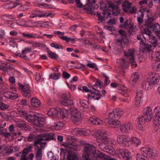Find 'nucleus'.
<instances>
[{
	"mask_svg": "<svg viewBox=\"0 0 160 160\" xmlns=\"http://www.w3.org/2000/svg\"><path fill=\"white\" fill-rule=\"evenodd\" d=\"M95 135L97 138L96 141L99 143L98 147L104 152H106L109 148V145H107L109 143V138L106 131L102 130H99L95 132Z\"/></svg>",
	"mask_w": 160,
	"mask_h": 160,
	"instance_id": "nucleus-1",
	"label": "nucleus"
},
{
	"mask_svg": "<svg viewBox=\"0 0 160 160\" xmlns=\"http://www.w3.org/2000/svg\"><path fill=\"white\" fill-rule=\"evenodd\" d=\"M118 32L121 37L117 39L116 43L118 46L123 48L128 45L129 41L126 38L127 34L124 30L121 29L118 31Z\"/></svg>",
	"mask_w": 160,
	"mask_h": 160,
	"instance_id": "nucleus-2",
	"label": "nucleus"
},
{
	"mask_svg": "<svg viewBox=\"0 0 160 160\" xmlns=\"http://www.w3.org/2000/svg\"><path fill=\"white\" fill-rule=\"evenodd\" d=\"M27 120L37 127H42L45 124L43 118L38 117L34 114H29Z\"/></svg>",
	"mask_w": 160,
	"mask_h": 160,
	"instance_id": "nucleus-3",
	"label": "nucleus"
},
{
	"mask_svg": "<svg viewBox=\"0 0 160 160\" xmlns=\"http://www.w3.org/2000/svg\"><path fill=\"white\" fill-rule=\"evenodd\" d=\"M76 141V139L75 138L71 137L68 139L65 147L68 152H72L73 150L78 151L80 150L79 146L75 143Z\"/></svg>",
	"mask_w": 160,
	"mask_h": 160,
	"instance_id": "nucleus-4",
	"label": "nucleus"
},
{
	"mask_svg": "<svg viewBox=\"0 0 160 160\" xmlns=\"http://www.w3.org/2000/svg\"><path fill=\"white\" fill-rule=\"evenodd\" d=\"M96 148L93 145L87 144L84 147V153L82 156L83 160H91L92 156L91 154Z\"/></svg>",
	"mask_w": 160,
	"mask_h": 160,
	"instance_id": "nucleus-5",
	"label": "nucleus"
},
{
	"mask_svg": "<svg viewBox=\"0 0 160 160\" xmlns=\"http://www.w3.org/2000/svg\"><path fill=\"white\" fill-rule=\"evenodd\" d=\"M70 110L72 121L74 123L79 122L80 121L81 116L80 112L74 107L71 108Z\"/></svg>",
	"mask_w": 160,
	"mask_h": 160,
	"instance_id": "nucleus-6",
	"label": "nucleus"
},
{
	"mask_svg": "<svg viewBox=\"0 0 160 160\" xmlns=\"http://www.w3.org/2000/svg\"><path fill=\"white\" fill-rule=\"evenodd\" d=\"M132 3L127 1H124L122 4L123 11L128 13L132 14L135 13L136 8L135 7H131Z\"/></svg>",
	"mask_w": 160,
	"mask_h": 160,
	"instance_id": "nucleus-7",
	"label": "nucleus"
},
{
	"mask_svg": "<svg viewBox=\"0 0 160 160\" xmlns=\"http://www.w3.org/2000/svg\"><path fill=\"white\" fill-rule=\"evenodd\" d=\"M108 8L112 9V14L115 16L119 13V8L117 5L115 4L114 1L108 0L107 1Z\"/></svg>",
	"mask_w": 160,
	"mask_h": 160,
	"instance_id": "nucleus-8",
	"label": "nucleus"
},
{
	"mask_svg": "<svg viewBox=\"0 0 160 160\" xmlns=\"http://www.w3.org/2000/svg\"><path fill=\"white\" fill-rule=\"evenodd\" d=\"M118 119L115 118H111L110 116H109V118L105 119V122L107 125H110L111 127L116 128L120 123V121H118Z\"/></svg>",
	"mask_w": 160,
	"mask_h": 160,
	"instance_id": "nucleus-9",
	"label": "nucleus"
},
{
	"mask_svg": "<svg viewBox=\"0 0 160 160\" xmlns=\"http://www.w3.org/2000/svg\"><path fill=\"white\" fill-rule=\"evenodd\" d=\"M18 85L20 89L22 90V93L24 97L28 98L31 97L30 88L28 84L22 85L21 83H19Z\"/></svg>",
	"mask_w": 160,
	"mask_h": 160,
	"instance_id": "nucleus-10",
	"label": "nucleus"
},
{
	"mask_svg": "<svg viewBox=\"0 0 160 160\" xmlns=\"http://www.w3.org/2000/svg\"><path fill=\"white\" fill-rule=\"evenodd\" d=\"M148 79L153 86L158 82L159 76L158 74L155 72H150L148 78Z\"/></svg>",
	"mask_w": 160,
	"mask_h": 160,
	"instance_id": "nucleus-11",
	"label": "nucleus"
},
{
	"mask_svg": "<svg viewBox=\"0 0 160 160\" xmlns=\"http://www.w3.org/2000/svg\"><path fill=\"white\" fill-rule=\"evenodd\" d=\"M142 154L145 155L147 158H152L156 156V154L154 152L153 150L148 148H142L141 149Z\"/></svg>",
	"mask_w": 160,
	"mask_h": 160,
	"instance_id": "nucleus-12",
	"label": "nucleus"
},
{
	"mask_svg": "<svg viewBox=\"0 0 160 160\" xmlns=\"http://www.w3.org/2000/svg\"><path fill=\"white\" fill-rule=\"evenodd\" d=\"M153 116L152 112V109L149 108H148L144 110L143 115L142 117L144 119V120L146 122L150 121Z\"/></svg>",
	"mask_w": 160,
	"mask_h": 160,
	"instance_id": "nucleus-13",
	"label": "nucleus"
},
{
	"mask_svg": "<svg viewBox=\"0 0 160 160\" xmlns=\"http://www.w3.org/2000/svg\"><path fill=\"white\" fill-rule=\"evenodd\" d=\"M117 153L120 158L126 160H129L131 158L129 153L127 150L123 149H119L117 150Z\"/></svg>",
	"mask_w": 160,
	"mask_h": 160,
	"instance_id": "nucleus-14",
	"label": "nucleus"
},
{
	"mask_svg": "<svg viewBox=\"0 0 160 160\" xmlns=\"http://www.w3.org/2000/svg\"><path fill=\"white\" fill-rule=\"evenodd\" d=\"M118 142L122 145H126L129 142V137L125 135H119L117 137Z\"/></svg>",
	"mask_w": 160,
	"mask_h": 160,
	"instance_id": "nucleus-15",
	"label": "nucleus"
},
{
	"mask_svg": "<svg viewBox=\"0 0 160 160\" xmlns=\"http://www.w3.org/2000/svg\"><path fill=\"white\" fill-rule=\"evenodd\" d=\"M133 125L130 122L121 125L120 127V130L122 133H126L132 129Z\"/></svg>",
	"mask_w": 160,
	"mask_h": 160,
	"instance_id": "nucleus-16",
	"label": "nucleus"
},
{
	"mask_svg": "<svg viewBox=\"0 0 160 160\" xmlns=\"http://www.w3.org/2000/svg\"><path fill=\"white\" fill-rule=\"evenodd\" d=\"M123 111L121 109H116L114 110L112 112L110 113L109 116L111 118H115L117 119H119L123 114Z\"/></svg>",
	"mask_w": 160,
	"mask_h": 160,
	"instance_id": "nucleus-17",
	"label": "nucleus"
},
{
	"mask_svg": "<svg viewBox=\"0 0 160 160\" xmlns=\"http://www.w3.org/2000/svg\"><path fill=\"white\" fill-rule=\"evenodd\" d=\"M155 113L154 120L156 125H160V107L157 106L154 109Z\"/></svg>",
	"mask_w": 160,
	"mask_h": 160,
	"instance_id": "nucleus-18",
	"label": "nucleus"
},
{
	"mask_svg": "<svg viewBox=\"0 0 160 160\" xmlns=\"http://www.w3.org/2000/svg\"><path fill=\"white\" fill-rule=\"evenodd\" d=\"M147 27L150 30L154 31L156 34L160 32V25L158 23H150L147 25Z\"/></svg>",
	"mask_w": 160,
	"mask_h": 160,
	"instance_id": "nucleus-19",
	"label": "nucleus"
},
{
	"mask_svg": "<svg viewBox=\"0 0 160 160\" xmlns=\"http://www.w3.org/2000/svg\"><path fill=\"white\" fill-rule=\"evenodd\" d=\"M40 134L43 141H49L50 140H55L54 134L53 133H42Z\"/></svg>",
	"mask_w": 160,
	"mask_h": 160,
	"instance_id": "nucleus-20",
	"label": "nucleus"
},
{
	"mask_svg": "<svg viewBox=\"0 0 160 160\" xmlns=\"http://www.w3.org/2000/svg\"><path fill=\"white\" fill-rule=\"evenodd\" d=\"M142 43L140 46L141 48L144 50L145 52L148 53L152 52L153 50V48L151 45L145 43L143 42V41L142 40Z\"/></svg>",
	"mask_w": 160,
	"mask_h": 160,
	"instance_id": "nucleus-21",
	"label": "nucleus"
},
{
	"mask_svg": "<svg viewBox=\"0 0 160 160\" xmlns=\"http://www.w3.org/2000/svg\"><path fill=\"white\" fill-rule=\"evenodd\" d=\"M49 14H46V13L44 14H42L40 13L39 12L36 11H32L31 13L30 17L32 18H33L37 17H38L40 18L43 17L45 16H46L47 17L49 16Z\"/></svg>",
	"mask_w": 160,
	"mask_h": 160,
	"instance_id": "nucleus-22",
	"label": "nucleus"
},
{
	"mask_svg": "<svg viewBox=\"0 0 160 160\" xmlns=\"http://www.w3.org/2000/svg\"><path fill=\"white\" fill-rule=\"evenodd\" d=\"M0 134L5 137L8 138L11 136V134L7 132V129L2 126V125L0 123Z\"/></svg>",
	"mask_w": 160,
	"mask_h": 160,
	"instance_id": "nucleus-23",
	"label": "nucleus"
},
{
	"mask_svg": "<svg viewBox=\"0 0 160 160\" xmlns=\"http://www.w3.org/2000/svg\"><path fill=\"white\" fill-rule=\"evenodd\" d=\"M88 6L84 8V9L88 12L89 13H90L91 14H93L95 15V12L94 11V10L97 9L98 8V6L97 4L96 5H88Z\"/></svg>",
	"mask_w": 160,
	"mask_h": 160,
	"instance_id": "nucleus-24",
	"label": "nucleus"
},
{
	"mask_svg": "<svg viewBox=\"0 0 160 160\" xmlns=\"http://www.w3.org/2000/svg\"><path fill=\"white\" fill-rule=\"evenodd\" d=\"M79 103L81 105V109L83 112L86 111V109L89 107V102L85 100H80Z\"/></svg>",
	"mask_w": 160,
	"mask_h": 160,
	"instance_id": "nucleus-25",
	"label": "nucleus"
},
{
	"mask_svg": "<svg viewBox=\"0 0 160 160\" xmlns=\"http://www.w3.org/2000/svg\"><path fill=\"white\" fill-rule=\"evenodd\" d=\"M139 75L137 72H135L132 75L130 81V82L133 85L135 84L139 79Z\"/></svg>",
	"mask_w": 160,
	"mask_h": 160,
	"instance_id": "nucleus-26",
	"label": "nucleus"
},
{
	"mask_svg": "<svg viewBox=\"0 0 160 160\" xmlns=\"http://www.w3.org/2000/svg\"><path fill=\"white\" fill-rule=\"evenodd\" d=\"M93 89L94 90V91H92V94H94L92 96V98H93L94 100L99 99L101 96L100 92L95 89L94 87H93Z\"/></svg>",
	"mask_w": 160,
	"mask_h": 160,
	"instance_id": "nucleus-27",
	"label": "nucleus"
},
{
	"mask_svg": "<svg viewBox=\"0 0 160 160\" xmlns=\"http://www.w3.org/2000/svg\"><path fill=\"white\" fill-rule=\"evenodd\" d=\"M142 88L146 90L151 89L153 86L147 79V81L143 82L142 84Z\"/></svg>",
	"mask_w": 160,
	"mask_h": 160,
	"instance_id": "nucleus-28",
	"label": "nucleus"
},
{
	"mask_svg": "<svg viewBox=\"0 0 160 160\" xmlns=\"http://www.w3.org/2000/svg\"><path fill=\"white\" fill-rule=\"evenodd\" d=\"M89 120L91 123L95 125H102L103 123L102 121L99 119L98 118L91 117L89 119Z\"/></svg>",
	"mask_w": 160,
	"mask_h": 160,
	"instance_id": "nucleus-29",
	"label": "nucleus"
},
{
	"mask_svg": "<svg viewBox=\"0 0 160 160\" xmlns=\"http://www.w3.org/2000/svg\"><path fill=\"white\" fill-rule=\"evenodd\" d=\"M137 21L138 22V26L141 29L144 26L147 27V25L148 24L146 23L144 21L142 17H137Z\"/></svg>",
	"mask_w": 160,
	"mask_h": 160,
	"instance_id": "nucleus-30",
	"label": "nucleus"
},
{
	"mask_svg": "<svg viewBox=\"0 0 160 160\" xmlns=\"http://www.w3.org/2000/svg\"><path fill=\"white\" fill-rule=\"evenodd\" d=\"M18 0H14V2L9 1V2L6 4V7L9 9L12 8L19 4V2H17Z\"/></svg>",
	"mask_w": 160,
	"mask_h": 160,
	"instance_id": "nucleus-31",
	"label": "nucleus"
},
{
	"mask_svg": "<svg viewBox=\"0 0 160 160\" xmlns=\"http://www.w3.org/2000/svg\"><path fill=\"white\" fill-rule=\"evenodd\" d=\"M60 103L62 105L68 107L71 106L73 104V101L68 99L61 100L60 101Z\"/></svg>",
	"mask_w": 160,
	"mask_h": 160,
	"instance_id": "nucleus-32",
	"label": "nucleus"
},
{
	"mask_svg": "<svg viewBox=\"0 0 160 160\" xmlns=\"http://www.w3.org/2000/svg\"><path fill=\"white\" fill-rule=\"evenodd\" d=\"M40 102L38 98H33L31 99V104L32 106L38 107L40 106Z\"/></svg>",
	"mask_w": 160,
	"mask_h": 160,
	"instance_id": "nucleus-33",
	"label": "nucleus"
},
{
	"mask_svg": "<svg viewBox=\"0 0 160 160\" xmlns=\"http://www.w3.org/2000/svg\"><path fill=\"white\" fill-rule=\"evenodd\" d=\"M134 49H128L127 52L124 51V53L126 57L129 58L134 57Z\"/></svg>",
	"mask_w": 160,
	"mask_h": 160,
	"instance_id": "nucleus-34",
	"label": "nucleus"
},
{
	"mask_svg": "<svg viewBox=\"0 0 160 160\" xmlns=\"http://www.w3.org/2000/svg\"><path fill=\"white\" fill-rule=\"evenodd\" d=\"M129 142H132L134 145L136 146H138L141 143V141L136 138H129Z\"/></svg>",
	"mask_w": 160,
	"mask_h": 160,
	"instance_id": "nucleus-35",
	"label": "nucleus"
},
{
	"mask_svg": "<svg viewBox=\"0 0 160 160\" xmlns=\"http://www.w3.org/2000/svg\"><path fill=\"white\" fill-rule=\"evenodd\" d=\"M144 120V119H143V118L142 117V116H139L138 118V126L139 129L140 130H142L143 129L142 124L143 123Z\"/></svg>",
	"mask_w": 160,
	"mask_h": 160,
	"instance_id": "nucleus-36",
	"label": "nucleus"
},
{
	"mask_svg": "<svg viewBox=\"0 0 160 160\" xmlns=\"http://www.w3.org/2000/svg\"><path fill=\"white\" fill-rule=\"evenodd\" d=\"M58 111L54 108L50 109L48 112L47 114L51 117H56Z\"/></svg>",
	"mask_w": 160,
	"mask_h": 160,
	"instance_id": "nucleus-37",
	"label": "nucleus"
},
{
	"mask_svg": "<svg viewBox=\"0 0 160 160\" xmlns=\"http://www.w3.org/2000/svg\"><path fill=\"white\" fill-rule=\"evenodd\" d=\"M149 41L154 46H156L158 43V40L155 36H153L152 35L150 36L148 38Z\"/></svg>",
	"mask_w": 160,
	"mask_h": 160,
	"instance_id": "nucleus-38",
	"label": "nucleus"
},
{
	"mask_svg": "<svg viewBox=\"0 0 160 160\" xmlns=\"http://www.w3.org/2000/svg\"><path fill=\"white\" fill-rule=\"evenodd\" d=\"M129 28V35L128 36H130L131 35H133L134 34L135 32L137 31V29L136 26H134L133 25H132L130 26V27L128 28Z\"/></svg>",
	"mask_w": 160,
	"mask_h": 160,
	"instance_id": "nucleus-39",
	"label": "nucleus"
},
{
	"mask_svg": "<svg viewBox=\"0 0 160 160\" xmlns=\"http://www.w3.org/2000/svg\"><path fill=\"white\" fill-rule=\"evenodd\" d=\"M152 68L154 70L157 71H160V62H154L152 65Z\"/></svg>",
	"mask_w": 160,
	"mask_h": 160,
	"instance_id": "nucleus-40",
	"label": "nucleus"
},
{
	"mask_svg": "<svg viewBox=\"0 0 160 160\" xmlns=\"http://www.w3.org/2000/svg\"><path fill=\"white\" fill-rule=\"evenodd\" d=\"M102 152H100V151L96 150V148H95V150L93 151V152L91 154L92 156H92H93L95 158H100L101 154Z\"/></svg>",
	"mask_w": 160,
	"mask_h": 160,
	"instance_id": "nucleus-41",
	"label": "nucleus"
},
{
	"mask_svg": "<svg viewBox=\"0 0 160 160\" xmlns=\"http://www.w3.org/2000/svg\"><path fill=\"white\" fill-rule=\"evenodd\" d=\"M60 114L63 118H68L69 115V112L66 110L62 109L60 111Z\"/></svg>",
	"mask_w": 160,
	"mask_h": 160,
	"instance_id": "nucleus-42",
	"label": "nucleus"
},
{
	"mask_svg": "<svg viewBox=\"0 0 160 160\" xmlns=\"http://www.w3.org/2000/svg\"><path fill=\"white\" fill-rule=\"evenodd\" d=\"M37 137V139L33 143V145L35 147H36L38 144L40 145L41 141H43L40 134L38 135Z\"/></svg>",
	"mask_w": 160,
	"mask_h": 160,
	"instance_id": "nucleus-43",
	"label": "nucleus"
},
{
	"mask_svg": "<svg viewBox=\"0 0 160 160\" xmlns=\"http://www.w3.org/2000/svg\"><path fill=\"white\" fill-rule=\"evenodd\" d=\"M53 126L55 128V129H59L64 126V124L62 122H59L57 123H55L53 125Z\"/></svg>",
	"mask_w": 160,
	"mask_h": 160,
	"instance_id": "nucleus-44",
	"label": "nucleus"
},
{
	"mask_svg": "<svg viewBox=\"0 0 160 160\" xmlns=\"http://www.w3.org/2000/svg\"><path fill=\"white\" fill-rule=\"evenodd\" d=\"M141 29L142 30V32L147 35L148 38L150 37V36L152 35L151 32L149 30V28H148V27L144 26Z\"/></svg>",
	"mask_w": 160,
	"mask_h": 160,
	"instance_id": "nucleus-45",
	"label": "nucleus"
},
{
	"mask_svg": "<svg viewBox=\"0 0 160 160\" xmlns=\"http://www.w3.org/2000/svg\"><path fill=\"white\" fill-rule=\"evenodd\" d=\"M88 131L87 130L83 129H79L78 135L82 136H88L89 134V133Z\"/></svg>",
	"mask_w": 160,
	"mask_h": 160,
	"instance_id": "nucleus-46",
	"label": "nucleus"
},
{
	"mask_svg": "<svg viewBox=\"0 0 160 160\" xmlns=\"http://www.w3.org/2000/svg\"><path fill=\"white\" fill-rule=\"evenodd\" d=\"M36 156L38 160H41L42 156V150L38 148L36 153Z\"/></svg>",
	"mask_w": 160,
	"mask_h": 160,
	"instance_id": "nucleus-47",
	"label": "nucleus"
},
{
	"mask_svg": "<svg viewBox=\"0 0 160 160\" xmlns=\"http://www.w3.org/2000/svg\"><path fill=\"white\" fill-rule=\"evenodd\" d=\"M59 37L63 40L66 41L67 42L71 41L72 42L74 43L76 41L75 39L70 38H68L66 36H59Z\"/></svg>",
	"mask_w": 160,
	"mask_h": 160,
	"instance_id": "nucleus-48",
	"label": "nucleus"
},
{
	"mask_svg": "<svg viewBox=\"0 0 160 160\" xmlns=\"http://www.w3.org/2000/svg\"><path fill=\"white\" fill-rule=\"evenodd\" d=\"M137 160H148V158L143 154H138L136 155Z\"/></svg>",
	"mask_w": 160,
	"mask_h": 160,
	"instance_id": "nucleus-49",
	"label": "nucleus"
},
{
	"mask_svg": "<svg viewBox=\"0 0 160 160\" xmlns=\"http://www.w3.org/2000/svg\"><path fill=\"white\" fill-rule=\"evenodd\" d=\"M32 148V146H30L29 147L24 149L22 154L26 155L28 154L29 152L31 151V150Z\"/></svg>",
	"mask_w": 160,
	"mask_h": 160,
	"instance_id": "nucleus-50",
	"label": "nucleus"
},
{
	"mask_svg": "<svg viewBox=\"0 0 160 160\" xmlns=\"http://www.w3.org/2000/svg\"><path fill=\"white\" fill-rule=\"evenodd\" d=\"M48 56L52 59H57L58 56L56 53L51 51L48 52Z\"/></svg>",
	"mask_w": 160,
	"mask_h": 160,
	"instance_id": "nucleus-51",
	"label": "nucleus"
},
{
	"mask_svg": "<svg viewBox=\"0 0 160 160\" xmlns=\"http://www.w3.org/2000/svg\"><path fill=\"white\" fill-rule=\"evenodd\" d=\"M60 76V75L58 73H55L51 74L50 75V78L51 79L57 80L58 79Z\"/></svg>",
	"mask_w": 160,
	"mask_h": 160,
	"instance_id": "nucleus-52",
	"label": "nucleus"
},
{
	"mask_svg": "<svg viewBox=\"0 0 160 160\" xmlns=\"http://www.w3.org/2000/svg\"><path fill=\"white\" fill-rule=\"evenodd\" d=\"M118 92L125 97H128L129 96L126 90H123L122 89H120L118 90Z\"/></svg>",
	"mask_w": 160,
	"mask_h": 160,
	"instance_id": "nucleus-53",
	"label": "nucleus"
},
{
	"mask_svg": "<svg viewBox=\"0 0 160 160\" xmlns=\"http://www.w3.org/2000/svg\"><path fill=\"white\" fill-rule=\"evenodd\" d=\"M132 24H131V21L128 20H126L124 24L123 25V27L125 28H128L130 27V26L132 25Z\"/></svg>",
	"mask_w": 160,
	"mask_h": 160,
	"instance_id": "nucleus-54",
	"label": "nucleus"
},
{
	"mask_svg": "<svg viewBox=\"0 0 160 160\" xmlns=\"http://www.w3.org/2000/svg\"><path fill=\"white\" fill-rule=\"evenodd\" d=\"M120 65L122 67L127 68L128 67L127 63L126 62L125 59L123 58L120 59Z\"/></svg>",
	"mask_w": 160,
	"mask_h": 160,
	"instance_id": "nucleus-55",
	"label": "nucleus"
},
{
	"mask_svg": "<svg viewBox=\"0 0 160 160\" xmlns=\"http://www.w3.org/2000/svg\"><path fill=\"white\" fill-rule=\"evenodd\" d=\"M101 154L100 158L102 160H110L111 159L109 156H107L102 153Z\"/></svg>",
	"mask_w": 160,
	"mask_h": 160,
	"instance_id": "nucleus-56",
	"label": "nucleus"
},
{
	"mask_svg": "<svg viewBox=\"0 0 160 160\" xmlns=\"http://www.w3.org/2000/svg\"><path fill=\"white\" fill-rule=\"evenodd\" d=\"M106 152L109 154L113 155L115 153V151L112 146L109 145V148L108 151L106 150Z\"/></svg>",
	"mask_w": 160,
	"mask_h": 160,
	"instance_id": "nucleus-57",
	"label": "nucleus"
},
{
	"mask_svg": "<svg viewBox=\"0 0 160 160\" xmlns=\"http://www.w3.org/2000/svg\"><path fill=\"white\" fill-rule=\"evenodd\" d=\"M9 106L0 102V109L2 110H5L9 108Z\"/></svg>",
	"mask_w": 160,
	"mask_h": 160,
	"instance_id": "nucleus-58",
	"label": "nucleus"
},
{
	"mask_svg": "<svg viewBox=\"0 0 160 160\" xmlns=\"http://www.w3.org/2000/svg\"><path fill=\"white\" fill-rule=\"evenodd\" d=\"M32 49L31 48H26L22 52L23 55L26 56V53H28L31 51Z\"/></svg>",
	"mask_w": 160,
	"mask_h": 160,
	"instance_id": "nucleus-59",
	"label": "nucleus"
},
{
	"mask_svg": "<svg viewBox=\"0 0 160 160\" xmlns=\"http://www.w3.org/2000/svg\"><path fill=\"white\" fill-rule=\"evenodd\" d=\"M10 98H9L15 100L18 97V94L16 93L10 92Z\"/></svg>",
	"mask_w": 160,
	"mask_h": 160,
	"instance_id": "nucleus-60",
	"label": "nucleus"
},
{
	"mask_svg": "<svg viewBox=\"0 0 160 160\" xmlns=\"http://www.w3.org/2000/svg\"><path fill=\"white\" fill-rule=\"evenodd\" d=\"M97 17H98V19L100 22H102L105 21L104 16H101V14L98 13H97L96 14Z\"/></svg>",
	"mask_w": 160,
	"mask_h": 160,
	"instance_id": "nucleus-61",
	"label": "nucleus"
},
{
	"mask_svg": "<svg viewBox=\"0 0 160 160\" xmlns=\"http://www.w3.org/2000/svg\"><path fill=\"white\" fill-rule=\"evenodd\" d=\"M129 61L132 66H134L135 67L137 66V64L135 62L134 57H131L129 59Z\"/></svg>",
	"mask_w": 160,
	"mask_h": 160,
	"instance_id": "nucleus-62",
	"label": "nucleus"
},
{
	"mask_svg": "<svg viewBox=\"0 0 160 160\" xmlns=\"http://www.w3.org/2000/svg\"><path fill=\"white\" fill-rule=\"evenodd\" d=\"M142 90H139L137 92L136 96V99H141L142 96Z\"/></svg>",
	"mask_w": 160,
	"mask_h": 160,
	"instance_id": "nucleus-63",
	"label": "nucleus"
},
{
	"mask_svg": "<svg viewBox=\"0 0 160 160\" xmlns=\"http://www.w3.org/2000/svg\"><path fill=\"white\" fill-rule=\"evenodd\" d=\"M51 46L52 47L57 49H63L62 46L61 45H59L57 44L52 43L51 44Z\"/></svg>",
	"mask_w": 160,
	"mask_h": 160,
	"instance_id": "nucleus-64",
	"label": "nucleus"
}]
</instances>
